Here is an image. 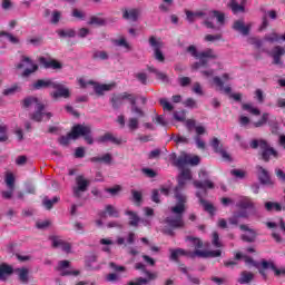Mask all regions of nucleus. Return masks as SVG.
Masks as SVG:
<instances>
[{
	"mask_svg": "<svg viewBox=\"0 0 285 285\" xmlns=\"http://www.w3.org/2000/svg\"><path fill=\"white\" fill-rule=\"evenodd\" d=\"M198 164H200V157L197 155H188L187 153H181L175 161V165L178 168H181V173L178 176V186L175 189V198L177 203L171 207L173 216L167 218V224L170 225V227H181L184 225L183 215L186 210L187 197L183 195L181 190L186 184L193 179L190 170L185 168V166H198Z\"/></svg>",
	"mask_w": 285,
	"mask_h": 285,
	"instance_id": "1",
	"label": "nucleus"
},
{
	"mask_svg": "<svg viewBox=\"0 0 285 285\" xmlns=\"http://www.w3.org/2000/svg\"><path fill=\"white\" fill-rule=\"evenodd\" d=\"M112 106L117 107L120 104H125L129 101L131 105V117H129V121L127 126L130 130H137L139 126V119L144 117L145 112L140 106H138L139 101L145 104L146 99L135 97V95H129L128 92H122V95H115L111 99Z\"/></svg>",
	"mask_w": 285,
	"mask_h": 285,
	"instance_id": "2",
	"label": "nucleus"
},
{
	"mask_svg": "<svg viewBox=\"0 0 285 285\" xmlns=\"http://www.w3.org/2000/svg\"><path fill=\"white\" fill-rule=\"evenodd\" d=\"M188 245L193 247V249H189V252H186V249L177 248V249H170V258L173 261H177L179 256H200V257H209V256H220L222 250L215 249L213 252H206L205 249H202L203 243L200 238H195L194 236L187 237Z\"/></svg>",
	"mask_w": 285,
	"mask_h": 285,
	"instance_id": "3",
	"label": "nucleus"
},
{
	"mask_svg": "<svg viewBox=\"0 0 285 285\" xmlns=\"http://www.w3.org/2000/svg\"><path fill=\"white\" fill-rule=\"evenodd\" d=\"M24 108H35L36 112L32 115L35 121H42L50 119L51 112H46L43 104L37 97H26L22 101Z\"/></svg>",
	"mask_w": 285,
	"mask_h": 285,
	"instance_id": "4",
	"label": "nucleus"
},
{
	"mask_svg": "<svg viewBox=\"0 0 285 285\" xmlns=\"http://www.w3.org/2000/svg\"><path fill=\"white\" fill-rule=\"evenodd\" d=\"M48 86H51V88L56 89L53 92H51V97H53V99H58L59 97H70L69 88L63 86V83L53 81L52 79H38V81H35L33 83L35 88H46Z\"/></svg>",
	"mask_w": 285,
	"mask_h": 285,
	"instance_id": "5",
	"label": "nucleus"
},
{
	"mask_svg": "<svg viewBox=\"0 0 285 285\" xmlns=\"http://www.w3.org/2000/svg\"><path fill=\"white\" fill-rule=\"evenodd\" d=\"M91 128L90 126L78 124L77 126L72 127L71 132L67 135V137H61L60 144L67 145L69 144L70 139H78V137H85L87 144H92V137L90 136Z\"/></svg>",
	"mask_w": 285,
	"mask_h": 285,
	"instance_id": "6",
	"label": "nucleus"
},
{
	"mask_svg": "<svg viewBox=\"0 0 285 285\" xmlns=\"http://www.w3.org/2000/svg\"><path fill=\"white\" fill-rule=\"evenodd\" d=\"M195 188H198L197 197L200 200V204L203 205V208L209 213V215H214L215 207L213 203H207V200H204L203 194L206 195V189H213L215 186L213 181L206 180L204 184H200V181H194Z\"/></svg>",
	"mask_w": 285,
	"mask_h": 285,
	"instance_id": "7",
	"label": "nucleus"
},
{
	"mask_svg": "<svg viewBox=\"0 0 285 285\" xmlns=\"http://www.w3.org/2000/svg\"><path fill=\"white\" fill-rule=\"evenodd\" d=\"M78 83L80 88L95 90L97 95H102L106 90H111L116 86V83H98L97 81H92V79H88L87 77H79Z\"/></svg>",
	"mask_w": 285,
	"mask_h": 285,
	"instance_id": "8",
	"label": "nucleus"
},
{
	"mask_svg": "<svg viewBox=\"0 0 285 285\" xmlns=\"http://www.w3.org/2000/svg\"><path fill=\"white\" fill-rule=\"evenodd\" d=\"M252 148H261L262 149V157L265 161H269V159H272V157L277 158L278 157V153L274 149L271 148V146H268L267 141H264V139H254L250 142Z\"/></svg>",
	"mask_w": 285,
	"mask_h": 285,
	"instance_id": "9",
	"label": "nucleus"
},
{
	"mask_svg": "<svg viewBox=\"0 0 285 285\" xmlns=\"http://www.w3.org/2000/svg\"><path fill=\"white\" fill-rule=\"evenodd\" d=\"M187 50L188 52H190V55H193V57L198 59V61H196V63L193 65L194 68H200L202 66L208 63L209 59L216 57V53H214L212 49H208V51H203V53H198L196 47H188Z\"/></svg>",
	"mask_w": 285,
	"mask_h": 285,
	"instance_id": "10",
	"label": "nucleus"
},
{
	"mask_svg": "<svg viewBox=\"0 0 285 285\" xmlns=\"http://www.w3.org/2000/svg\"><path fill=\"white\" fill-rule=\"evenodd\" d=\"M238 208H240V214H235L232 218H229V223L237 224L239 223V218L248 216L246 210H250L253 208V200L247 197H240L237 202Z\"/></svg>",
	"mask_w": 285,
	"mask_h": 285,
	"instance_id": "11",
	"label": "nucleus"
},
{
	"mask_svg": "<svg viewBox=\"0 0 285 285\" xmlns=\"http://www.w3.org/2000/svg\"><path fill=\"white\" fill-rule=\"evenodd\" d=\"M17 68L21 70L23 77H28L29 75L38 70L37 63H35V61L30 59V57H28L27 55H23L21 57L20 62L17 63Z\"/></svg>",
	"mask_w": 285,
	"mask_h": 285,
	"instance_id": "12",
	"label": "nucleus"
},
{
	"mask_svg": "<svg viewBox=\"0 0 285 285\" xmlns=\"http://www.w3.org/2000/svg\"><path fill=\"white\" fill-rule=\"evenodd\" d=\"M256 266L264 278H267L271 272H274L276 276H281V274H285V267L283 269H277V267H275V264L273 262L262 261V263L257 264Z\"/></svg>",
	"mask_w": 285,
	"mask_h": 285,
	"instance_id": "13",
	"label": "nucleus"
},
{
	"mask_svg": "<svg viewBox=\"0 0 285 285\" xmlns=\"http://www.w3.org/2000/svg\"><path fill=\"white\" fill-rule=\"evenodd\" d=\"M224 13H219L218 11H212L205 24L208 29H219L224 24Z\"/></svg>",
	"mask_w": 285,
	"mask_h": 285,
	"instance_id": "14",
	"label": "nucleus"
},
{
	"mask_svg": "<svg viewBox=\"0 0 285 285\" xmlns=\"http://www.w3.org/2000/svg\"><path fill=\"white\" fill-rule=\"evenodd\" d=\"M228 79H230L229 75L225 73L223 75V79H220V77H214L209 83L212 88H216V90H220L222 92L230 95V86H224L225 81H228Z\"/></svg>",
	"mask_w": 285,
	"mask_h": 285,
	"instance_id": "15",
	"label": "nucleus"
},
{
	"mask_svg": "<svg viewBox=\"0 0 285 285\" xmlns=\"http://www.w3.org/2000/svg\"><path fill=\"white\" fill-rule=\"evenodd\" d=\"M267 227H275L278 232H273V237L275 240L281 242L285 238V223L284 220H279V223H274L272 220L267 222Z\"/></svg>",
	"mask_w": 285,
	"mask_h": 285,
	"instance_id": "16",
	"label": "nucleus"
},
{
	"mask_svg": "<svg viewBox=\"0 0 285 285\" xmlns=\"http://www.w3.org/2000/svg\"><path fill=\"white\" fill-rule=\"evenodd\" d=\"M4 181L9 190L2 193V197H4V199H10L13 195L16 184V177L13 173H6Z\"/></svg>",
	"mask_w": 285,
	"mask_h": 285,
	"instance_id": "17",
	"label": "nucleus"
},
{
	"mask_svg": "<svg viewBox=\"0 0 285 285\" xmlns=\"http://www.w3.org/2000/svg\"><path fill=\"white\" fill-rule=\"evenodd\" d=\"M88 186H89L88 179H86L85 177H77L76 186L73 188L75 197H81V195L86 193Z\"/></svg>",
	"mask_w": 285,
	"mask_h": 285,
	"instance_id": "18",
	"label": "nucleus"
},
{
	"mask_svg": "<svg viewBox=\"0 0 285 285\" xmlns=\"http://www.w3.org/2000/svg\"><path fill=\"white\" fill-rule=\"evenodd\" d=\"M149 43L155 50L156 59H158V61H164L165 56L164 53H161V48H164V42H161L160 38H150Z\"/></svg>",
	"mask_w": 285,
	"mask_h": 285,
	"instance_id": "19",
	"label": "nucleus"
},
{
	"mask_svg": "<svg viewBox=\"0 0 285 285\" xmlns=\"http://www.w3.org/2000/svg\"><path fill=\"white\" fill-rule=\"evenodd\" d=\"M212 148H214L215 153H219L222 155L223 159L226 161H230V155L227 153V150L224 148L223 144H220L219 139L217 137H214L210 141Z\"/></svg>",
	"mask_w": 285,
	"mask_h": 285,
	"instance_id": "20",
	"label": "nucleus"
},
{
	"mask_svg": "<svg viewBox=\"0 0 285 285\" xmlns=\"http://www.w3.org/2000/svg\"><path fill=\"white\" fill-rule=\"evenodd\" d=\"M257 175H258V179H259L261 184H264L266 186H269L273 184L272 177H271L268 170H266L262 166H257Z\"/></svg>",
	"mask_w": 285,
	"mask_h": 285,
	"instance_id": "21",
	"label": "nucleus"
},
{
	"mask_svg": "<svg viewBox=\"0 0 285 285\" xmlns=\"http://www.w3.org/2000/svg\"><path fill=\"white\" fill-rule=\"evenodd\" d=\"M58 269H59L60 274H62V275H67V274H72L73 276L79 275V269L70 268L69 261H60V263L58 265Z\"/></svg>",
	"mask_w": 285,
	"mask_h": 285,
	"instance_id": "22",
	"label": "nucleus"
},
{
	"mask_svg": "<svg viewBox=\"0 0 285 285\" xmlns=\"http://www.w3.org/2000/svg\"><path fill=\"white\" fill-rule=\"evenodd\" d=\"M40 63L45 66V68H62L61 61H58L57 59H52V57H40L39 59Z\"/></svg>",
	"mask_w": 285,
	"mask_h": 285,
	"instance_id": "23",
	"label": "nucleus"
},
{
	"mask_svg": "<svg viewBox=\"0 0 285 285\" xmlns=\"http://www.w3.org/2000/svg\"><path fill=\"white\" fill-rule=\"evenodd\" d=\"M240 229L243 232L242 238L244 240H255L256 238L255 229H252L250 227H248V225H240Z\"/></svg>",
	"mask_w": 285,
	"mask_h": 285,
	"instance_id": "24",
	"label": "nucleus"
},
{
	"mask_svg": "<svg viewBox=\"0 0 285 285\" xmlns=\"http://www.w3.org/2000/svg\"><path fill=\"white\" fill-rule=\"evenodd\" d=\"M51 242L55 247H61V249H65V252H70L71 249L70 243H66V240H63L59 236H52Z\"/></svg>",
	"mask_w": 285,
	"mask_h": 285,
	"instance_id": "25",
	"label": "nucleus"
},
{
	"mask_svg": "<svg viewBox=\"0 0 285 285\" xmlns=\"http://www.w3.org/2000/svg\"><path fill=\"white\" fill-rule=\"evenodd\" d=\"M252 24H244L243 21L238 20L234 23V29L239 31L243 36H248Z\"/></svg>",
	"mask_w": 285,
	"mask_h": 285,
	"instance_id": "26",
	"label": "nucleus"
},
{
	"mask_svg": "<svg viewBox=\"0 0 285 285\" xmlns=\"http://www.w3.org/2000/svg\"><path fill=\"white\" fill-rule=\"evenodd\" d=\"M125 214L129 216V225H139L141 218L138 216V214H136V212H132V209H127Z\"/></svg>",
	"mask_w": 285,
	"mask_h": 285,
	"instance_id": "27",
	"label": "nucleus"
},
{
	"mask_svg": "<svg viewBox=\"0 0 285 285\" xmlns=\"http://www.w3.org/2000/svg\"><path fill=\"white\" fill-rule=\"evenodd\" d=\"M254 277H255V275L253 274V272H242L240 276L238 278V283H240V284L250 283Z\"/></svg>",
	"mask_w": 285,
	"mask_h": 285,
	"instance_id": "28",
	"label": "nucleus"
},
{
	"mask_svg": "<svg viewBox=\"0 0 285 285\" xmlns=\"http://www.w3.org/2000/svg\"><path fill=\"white\" fill-rule=\"evenodd\" d=\"M102 216H119V209L115 207V205H106L105 212L101 214Z\"/></svg>",
	"mask_w": 285,
	"mask_h": 285,
	"instance_id": "29",
	"label": "nucleus"
},
{
	"mask_svg": "<svg viewBox=\"0 0 285 285\" xmlns=\"http://www.w3.org/2000/svg\"><path fill=\"white\" fill-rule=\"evenodd\" d=\"M12 274V267L10 265H0V279H6Z\"/></svg>",
	"mask_w": 285,
	"mask_h": 285,
	"instance_id": "30",
	"label": "nucleus"
},
{
	"mask_svg": "<svg viewBox=\"0 0 285 285\" xmlns=\"http://www.w3.org/2000/svg\"><path fill=\"white\" fill-rule=\"evenodd\" d=\"M284 52H285V49H282V47H275V49H273L272 56H273L275 63L281 62V57H282V55H284Z\"/></svg>",
	"mask_w": 285,
	"mask_h": 285,
	"instance_id": "31",
	"label": "nucleus"
},
{
	"mask_svg": "<svg viewBox=\"0 0 285 285\" xmlns=\"http://www.w3.org/2000/svg\"><path fill=\"white\" fill-rule=\"evenodd\" d=\"M243 109L247 110V112H250V115H261V109L257 108V106H254L253 104H243Z\"/></svg>",
	"mask_w": 285,
	"mask_h": 285,
	"instance_id": "32",
	"label": "nucleus"
},
{
	"mask_svg": "<svg viewBox=\"0 0 285 285\" xmlns=\"http://www.w3.org/2000/svg\"><path fill=\"white\" fill-rule=\"evenodd\" d=\"M16 273L18 274L22 283H27L29 278V269H27L26 267H21L20 269H16Z\"/></svg>",
	"mask_w": 285,
	"mask_h": 285,
	"instance_id": "33",
	"label": "nucleus"
},
{
	"mask_svg": "<svg viewBox=\"0 0 285 285\" xmlns=\"http://www.w3.org/2000/svg\"><path fill=\"white\" fill-rule=\"evenodd\" d=\"M140 12L137 9H129V11H125L124 18H127V20H137Z\"/></svg>",
	"mask_w": 285,
	"mask_h": 285,
	"instance_id": "34",
	"label": "nucleus"
},
{
	"mask_svg": "<svg viewBox=\"0 0 285 285\" xmlns=\"http://www.w3.org/2000/svg\"><path fill=\"white\" fill-rule=\"evenodd\" d=\"M229 7L234 13H239L240 11H244V2L242 4H238L235 0H230Z\"/></svg>",
	"mask_w": 285,
	"mask_h": 285,
	"instance_id": "35",
	"label": "nucleus"
},
{
	"mask_svg": "<svg viewBox=\"0 0 285 285\" xmlns=\"http://www.w3.org/2000/svg\"><path fill=\"white\" fill-rule=\"evenodd\" d=\"M202 16L203 13L199 11H196L195 13L193 11H186V18L189 22H195V20H198Z\"/></svg>",
	"mask_w": 285,
	"mask_h": 285,
	"instance_id": "36",
	"label": "nucleus"
},
{
	"mask_svg": "<svg viewBox=\"0 0 285 285\" xmlns=\"http://www.w3.org/2000/svg\"><path fill=\"white\" fill-rule=\"evenodd\" d=\"M265 208L266 210H282V205L279 203H273V200H267Z\"/></svg>",
	"mask_w": 285,
	"mask_h": 285,
	"instance_id": "37",
	"label": "nucleus"
},
{
	"mask_svg": "<svg viewBox=\"0 0 285 285\" xmlns=\"http://www.w3.org/2000/svg\"><path fill=\"white\" fill-rule=\"evenodd\" d=\"M265 39H267V41H285V33H283V36H279V33H271L266 36Z\"/></svg>",
	"mask_w": 285,
	"mask_h": 285,
	"instance_id": "38",
	"label": "nucleus"
},
{
	"mask_svg": "<svg viewBox=\"0 0 285 285\" xmlns=\"http://www.w3.org/2000/svg\"><path fill=\"white\" fill-rule=\"evenodd\" d=\"M19 90H21V86H19L18 83H13V86H10V88H6L3 90V95H14Z\"/></svg>",
	"mask_w": 285,
	"mask_h": 285,
	"instance_id": "39",
	"label": "nucleus"
},
{
	"mask_svg": "<svg viewBox=\"0 0 285 285\" xmlns=\"http://www.w3.org/2000/svg\"><path fill=\"white\" fill-rule=\"evenodd\" d=\"M101 141H112L114 144H121V139H117V137H115L110 132L104 135V137H101Z\"/></svg>",
	"mask_w": 285,
	"mask_h": 285,
	"instance_id": "40",
	"label": "nucleus"
},
{
	"mask_svg": "<svg viewBox=\"0 0 285 285\" xmlns=\"http://www.w3.org/2000/svg\"><path fill=\"white\" fill-rule=\"evenodd\" d=\"M268 119H269L268 112H264V114L262 115V118H261L258 121H254V126H255L256 128H258V127H261V126H264V125L268 121Z\"/></svg>",
	"mask_w": 285,
	"mask_h": 285,
	"instance_id": "41",
	"label": "nucleus"
},
{
	"mask_svg": "<svg viewBox=\"0 0 285 285\" xmlns=\"http://www.w3.org/2000/svg\"><path fill=\"white\" fill-rule=\"evenodd\" d=\"M91 161H104L105 164H111L112 157L111 155L107 154L104 155L102 157H94Z\"/></svg>",
	"mask_w": 285,
	"mask_h": 285,
	"instance_id": "42",
	"label": "nucleus"
},
{
	"mask_svg": "<svg viewBox=\"0 0 285 285\" xmlns=\"http://www.w3.org/2000/svg\"><path fill=\"white\" fill-rule=\"evenodd\" d=\"M57 202H59L58 197H55L51 200L50 198H43V206L50 210V208H52L53 204H57Z\"/></svg>",
	"mask_w": 285,
	"mask_h": 285,
	"instance_id": "43",
	"label": "nucleus"
},
{
	"mask_svg": "<svg viewBox=\"0 0 285 285\" xmlns=\"http://www.w3.org/2000/svg\"><path fill=\"white\" fill-rule=\"evenodd\" d=\"M0 38L1 39H7V41H11V43H18V38H16L14 36L10 35V33H6L4 31H2V33H0Z\"/></svg>",
	"mask_w": 285,
	"mask_h": 285,
	"instance_id": "44",
	"label": "nucleus"
},
{
	"mask_svg": "<svg viewBox=\"0 0 285 285\" xmlns=\"http://www.w3.org/2000/svg\"><path fill=\"white\" fill-rule=\"evenodd\" d=\"M122 188L121 186H114L112 188H107L106 193H109L111 197H115L116 195H119L121 193Z\"/></svg>",
	"mask_w": 285,
	"mask_h": 285,
	"instance_id": "45",
	"label": "nucleus"
},
{
	"mask_svg": "<svg viewBox=\"0 0 285 285\" xmlns=\"http://www.w3.org/2000/svg\"><path fill=\"white\" fill-rule=\"evenodd\" d=\"M116 46H124L125 50H130V45H128L126 38H118V40H115Z\"/></svg>",
	"mask_w": 285,
	"mask_h": 285,
	"instance_id": "46",
	"label": "nucleus"
},
{
	"mask_svg": "<svg viewBox=\"0 0 285 285\" xmlns=\"http://www.w3.org/2000/svg\"><path fill=\"white\" fill-rule=\"evenodd\" d=\"M193 91L196 92V95H204V89L202 83H199L198 81L193 83Z\"/></svg>",
	"mask_w": 285,
	"mask_h": 285,
	"instance_id": "47",
	"label": "nucleus"
},
{
	"mask_svg": "<svg viewBox=\"0 0 285 285\" xmlns=\"http://www.w3.org/2000/svg\"><path fill=\"white\" fill-rule=\"evenodd\" d=\"M59 36L75 38L76 31H73V29H67L66 31H59Z\"/></svg>",
	"mask_w": 285,
	"mask_h": 285,
	"instance_id": "48",
	"label": "nucleus"
},
{
	"mask_svg": "<svg viewBox=\"0 0 285 285\" xmlns=\"http://www.w3.org/2000/svg\"><path fill=\"white\" fill-rule=\"evenodd\" d=\"M160 105L163 106L164 110H173L174 106L168 101V99H160Z\"/></svg>",
	"mask_w": 285,
	"mask_h": 285,
	"instance_id": "49",
	"label": "nucleus"
},
{
	"mask_svg": "<svg viewBox=\"0 0 285 285\" xmlns=\"http://www.w3.org/2000/svg\"><path fill=\"white\" fill-rule=\"evenodd\" d=\"M8 128L6 126H0V141H7L8 135H7Z\"/></svg>",
	"mask_w": 285,
	"mask_h": 285,
	"instance_id": "50",
	"label": "nucleus"
},
{
	"mask_svg": "<svg viewBox=\"0 0 285 285\" xmlns=\"http://www.w3.org/2000/svg\"><path fill=\"white\" fill-rule=\"evenodd\" d=\"M60 18H61L60 11H53L51 14V22L53 24H57L59 22Z\"/></svg>",
	"mask_w": 285,
	"mask_h": 285,
	"instance_id": "51",
	"label": "nucleus"
},
{
	"mask_svg": "<svg viewBox=\"0 0 285 285\" xmlns=\"http://www.w3.org/2000/svg\"><path fill=\"white\" fill-rule=\"evenodd\" d=\"M213 244L216 247H222L223 243L219 240V234L217 232H214L213 234Z\"/></svg>",
	"mask_w": 285,
	"mask_h": 285,
	"instance_id": "52",
	"label": "nucleus"
},
{
	"mask_svg": "<svg viewBox=\"0 0 285 285\" xmlns=\"http://www.w3.org/2000/svg\"><path fill=\"white\" fill-rule=\"evenodd\" d=\"M173 6V0H164L163 4H160L161 11H168Z\"/></svg>",
	"mask_w": 285,
	"mask_h": 285,
	"instance_id": "53",
	"label": "nucleus"
},
{
	"mask_svg": "<svg viewBox=\"0 0 285 285\" xmlns=\"http://www.w3.org/2000/svg\"><path fill=\"white\" fill-rule=\"evenodd\" d=\"M131 195H132V197H134V200H135L137 204H140L141 198H142L141 193H139L138 190H131Z\"/></svg>",
	"mask_w": 285,
	"mask_h": 285,
	"instance_id": "54",
	"label": "nucleus"
},
{
	"mask_svg": "<svg viewBox=\"0 0 285 285\" xmlns=\"http://www.w3.org/2000/svg\"><path fill=\"white\" fill-rule=\"evenodd\" d=\"M239 124H240V126H250L249 117H246L245 115H242L239 117Z\"/></svg>",
	"mask_w": 285,
	"mask_h": 285,
	"instance_id": "55",
	"label": "nucleus"
},
{
	"mask_svg": "<svg viewBox=\"0 0 285 285\" xmlns=\"http://www.w3.org/2000/svg\"><path fill=\"white\" fill-rule=\"evenodd\" d=\"M255 99L259 101V104H263L264 101V92L261 89L255 90Z\"/></svg>",
	"mask_w": 285,
	"mask_h": 285,
	"instance_id": "56",
	"label": "nucleus"
},
{
	"mask_svg": "<svg viewBox=\"0 0 285 285\" xmlns=\"http://www.w3.org/2000/svg\"><path fill=\"white\" fill-rule=\"evenodd\" d=\"M232 175H234V177H237L238 179H243L244 177H246L245 170H232Z\"/></svg>",
	"mask_w": 285,
	"mask_h": 285,
	"instance_id": "57",
	"label": "nucleus"
},
{
	"mask_svg": "<svg viewBox=\"0 0 285 285\" xmlns=\"http://www.w3.org/2000/svg\"><path fill=\"white\" fill-rule=\"evenodd\" d=\"M72 16L73 18H79L80 20L86 18V13H83V11H79V9H73Z\"/></svg>",
	"mask_w": 285,
	"mask_h": 285,
	"instance_id": "58",
	"label": "nucleus"
},
{
	"mask_svg": "<svg viewBox=\"0 0 285 285\" xmlns=\"http://www.w3.org/2000/svg\"><path fill=\"white\" fill-rule=\"evenodd\" d=\"M174 117L178 121H184L186 119V112L184 110H181L180 112H175Z\"/></svg>",
	"mask_w": 285,
	"mask_h": 285,
	"instance_id": "59",
	"label": "nucleus"
},
{
	"mask_svg": "<svg viewBox=\"0 0 285 285\" xmlns=\"http://www.w3.org/2000/svg\"><path fill=\"white\" fill-rule=\"evenodd\" d=\"M89 24H105L104 18L94 17L90 19Z\"/></svg>",
	"mask_w": 285,
	"mask_h": 285,
	"instance_id": "60",
	"label": "nucleus"
},
{
	"mask_svg": "<svg viewBox=\"0 0 285 285\" xmlns=\"http://www.w3.org/2000/svg\"><path fill=\"white\" fill-rule=\"evenodd\" d=\"M142 173L144 175H146V177H149V178L156 177L155 170H151L150 168H144Z\"/></svg>",
	"mask_w": 285,
	"mask_h": 285,
	"instance_id": "61",
	"label": "nucleus"
},
{
	"mask_svg": "<svg viewBox=\"0 0 285 285\" xmlns=\"http://www.w3.org/2000/svg\"><path fill=\"white\" fill-rule=\"evenodd\" d=\"M16 164L18 166H24V164H27V157L23 155H21L20 157H17Z\"/></svg>",
	"mask_w": 285,
	"mask_h": 285,
	"instance_id": "62",
	"label": "nucleus"
},
{
	"mask_svg": "<svg viewBox=\"0 0 285 285\" xmlns=\"http://www.w3.org/2000/svg\"><path fill=\"white\" fill-rule=\"evenodd\" d=\"M275 173H276V177L278 179H281V181H285V173H284V170H282L281 168H277L275 170Z\"/></svg>",
	"mask_w": 285,
	"mask_h": 285,
	"instance_id": "63",
	"label": "nucleus"
},
{
	"mask_svg": "<svg viewBox=\"0 0 285 285\" xmlns=\"http://www.w3.org/2000/svg\"><path fill=\"white\" fill-rule=\"evenodd\" d=\"M95 57L97 59H108V53L106 51H96Z\"/></svg>",
	"mask_w": 285,
	"mask_h": 285,
	"instance_id": "64",
	"label": "nucleus"
}]
</instances>
